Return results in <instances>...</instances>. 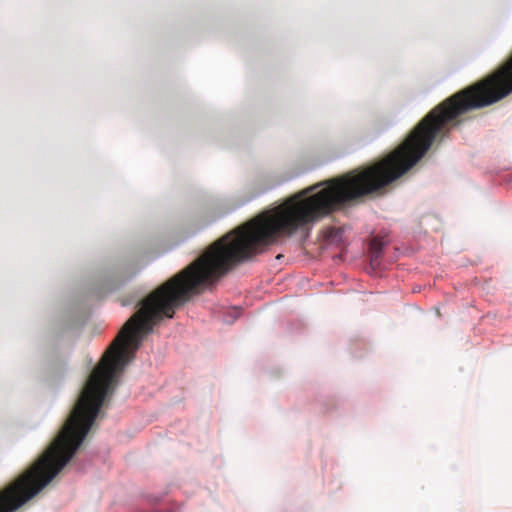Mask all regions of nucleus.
<instances>
[{"label": "nucleus", "mask_w": 512, "mask_h": 512, "mask_svg": "<svg viewBox=\"0 0 512 512\" xmlns=\"http://www.w3.org/2000/svg\"><path fill=\"white\" fill-rule=\"evenodd\" d=\"M226 316L232 319H238L243 316V311L239 307H230L226 311Z\"/></svg>", "instance_id": "1"}, {"label": "nucleus", "mask_w": 512, "mask_h": 512, "mask_svg": "<svg viewBox=\"0 0 512 512\" xmlns=\"http://www.w3.org/2000/svg\"><path fill=\"white\" fill-rule=\"evenodd\" d=\"M436 313H437V317H440V316H441V315H440V313H439V311H438V309H436Z\"/></svg>", "instance_id": "2"}]
</instances>
